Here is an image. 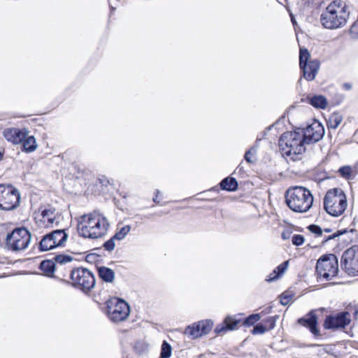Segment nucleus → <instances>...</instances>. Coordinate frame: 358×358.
<instances>
[{"label":"nucleus","instance_id":"33","mask_svg":"<svg viewBox=\"0 0 358 358\" xmlns=\"http://www.w3.org/2000/svg\"><path fill=\"white\" fill-rule=\"evenodd\" d=\"M338 172L340 174L348 179L350 178L352 176V169L350 166H344L339 169Z\"/></svg>","mask_w":358,"mask_h":358},{"label":"nucleus","instance_id":"36","mask_svg":"<svg viewBox=\"0 0 358 358\" xmlns=\"http://www.w3.org/2000/svg\"><path fill=\"white\" fill-rule=\"evenodd\" d=\"M116 239L114 238V237L113 236L110 239H109L108 241H107L104 244H103V248H105L106 250H108V251H112L114 250L115 248V241Z\"/></svg>","mask_w":358,"mask_h":358},{"label":"nucleus","instance_id":"3","mask_svg":"<svg viewBox=\"0 0 358 358\" xmlns=\"http://www.w3.org/2000/svg\"><path fill=\"white\" fill-rule=\"evenodd\" d=\"M285 201L292 210L296 213H306L313 205V196L308 189L296 186L286 192Z\"/></svg>","mask_w":358,"mask_h":358},{"label":"nucleus","instance_id":"32","mask_svg":"<svg viewBox=\"0 0 358 358\" xmlns=\"http://www.w3.org/2000/svg\"><path fill=\"white\" fill-rule=\"evenodd\" d=\"M288 266L289 261H285L282 262L274 269V273H277L279 278H280L287 269Z\"/></svg>","mask_w":358,"mask_h":358},{"label":"nucleus","instance_id":"16","mask_svg":"<svg viewBox=\"0 0 358 358\" xmlns=\"http://www.w3.org/2000/svg\"><path fill=\"white\" fill-rule=\"evenodd\" d=\"M240 315L227 316L222 324H218L215 331L218 335L224 334L227 331H233L238 328L242 322Z\"/></svg>","mask_w":358,"mask_h":358},{"label":"nucleus","instance_id":"18","mask_svg":"<svg viewBox=\"0 0 358 358\" xmlns=\"http://www.w3.org/2000/svg\"><path fill=\"white\" fill-rule=\"evenodd\" d=\"M298 323L309 329L310 332L315 336L320 335V331L317 329V318L314 311H310L303 317L298 320Z\"/></svg>","mask_w":358,"mask_h":358},{"label":"nucleus","instance_id":"12","mask_svg":"<svg viewBox=\"0 0 358 358\" xmlns=\"http://www.w3.org/2000/svg\"><path fill=\"white\" fill-rule=\"evenodd\" d=\"M341 268L349 275H358V245H353L343 252Z\"/></svg>","mask_w":358,"mask_h":358},{"label":"nucleus","instance_id":"37","mask_svg":"<svg viewBox=\"0 0 358 358\" xmlns=\"http://www.w3.org/2000/svg\"><path fill=\"white\" fill-rule=\"evenodd\" d=\"M257 153V149L255 148H252L250 150H248L244 156V158L246 162L248 163H251L252 162V156L255 155Z\"/></svg>","mask_w":358,"mask_h":358},{"label":"nucleus","instance_id":"1","mask_svg":"<svg viewBox=\"0 0 358 358\" xmlns=\"http://www.w3.org/2000/svg\"><path fill=\"white\" fill-rule=\"evenodd\" d=\"M109 227L107 217L99 210H94L80 217L78 231L82 237L96 239L103 236Z\"/></svg>","mask_w":358,"mask_h":358},{"label":"nucleus","instance_id":"26","mask_svg":"<svg viewBox=\"0 0 358 358\" xmlns=\"http://www.w3.org/2000/svg\"><path fill=\"white\" fill-rule=\"evenodd\" d=\"M40 268L47 276H52L55 269V264L51 260H44L41 263Z\"/></svg>","mask_w":358,"mask_h":358},{"label":"nucleus","instance_id":"43","mask_svg":"<svg viewBox=\"0 0 358 358\" xmlns=\"http://www.w3.org/2000/svg\"><path fill=\"white\" fill-rule=\"evenodd\" d=\"M338 235H339V234H333V235L329 236V237H327V238L325 239V241H328V240L333 239V238H334L335 237L338 236Z\"/></svg>","mask_w":358,"mask_h":358},{"label":"nucleus","instance_id":"10","mask_svg":"<svg viewBox=\"0 0 358 358\" xmlns=\"http://www.w3.org/2000/svg\"><path fill=\"white\" fill-rule=\"evenodd\" d=\"M310 55L307 49L300 48L299 66L303 78L308 81L313 80L318 73L320 63L317 59H310Z\"/></svg>","mask_w":358,"mask_h":358},{"label":"nucleus","instance_id":"42","mask_svg":"<svg viewBox=\"0 0 358 358\" xmlns=\"http://www.w3.org/2000/svg\"><path fill=\"white\" fill-rule=\"evenodd\" d=\"M280 301L282 305H286L289 302V300L287 296H282Z\"/></svg>","mask_w":358,"mask_h":358},{"label":"nucleus","instance_id":"40","mask_svg":"<svg viewBox=\"0 0 358 358\" xmlns=\"http://www.w3.org/2000/svg\"><path fill=\"white\" fill-rule=\"evenodd\" d=\"M279 278V276L277 273H274V270L271 273L269 274V275L267 276L266 281L268 282H273L277 279Z\"/></svg>","mask_w":358,"mask_h":358},{"label":"nucleus","instance_id":"38","mask_svg":"<svg viewBox=\"0 0 358 358\" xmlns=\"http://www.w3.org/2000/svg\"><path fill=\"white\" fill-rule=\"evenodd\" d=\"M308 229L310 232L315 234L317 236H320L322 234V229L317 225L310 224L308 227Z\"/></svg>","mask_w":358,"mask_h":358},{"label":"nucleus","instance_id":"25","mask_svg":"<svg viewBox=\"0 0 358 358\" xmlns=\"http://www.w3.org/2000/svg\"><path fill=\"white\" fill-rule=\"evenodd\" d=\"M99 277L106 282H111L115 278L114 271L107 267H100L98 270Z\"/></svg>","mask_w":358,"mask_h":358},{"label":"nucleus","instance_id":"14","mask_svg":"<svg viewBox=\"0 0 358 358\" xmlns=\"http://www.w3.org/2000/svg\"><path fill=\"white\" fill-rule=\"evenodd\" d=\"M350 322V313L345 311L327 316L323 326L326 329L337 330L345 328Z\"/></svg>","mask_w":358,"mask_h":358},{"label":"nucleus","instance_id":"5","mask_svg":"<svg viewBox=\"0 0 358 358\" xmlns=\"http://www.w3.org/2000/svg\"><path fill=\"white\" fill-rule=\"evenodd\" d=\"M347 206V199L341 189H331L326 193L324 198V208L330 215L334 217L341 215Z\"/></svg>","mask_w":358,"mask_h":358},{"label":"nucleus","instance_id":"19","mask_svg":"<svg viewBox=\"0 0 358 358\" xmlns=\"http://www.w3.org/2000/svg\"><path fill=\"white\" fill-rule=\"evenodd\" d=\"M50 236L52 238L54 242H55L56 247L62 246L66 241L68 235L65 233L63 229H57L50 233Z\"/></svg>","mask_w":358,"mask_h":358},{"label":"nucleus","instance_id":"24","mask_svg":"<svg viewBox=\"0 0 358 358\" xmlns=\"http://www.w3.org/2000/svg\"><path fill=\"white\" fill-rule=\"evenodd\" d=\"M308 103L313 107L321 109L325 108L327 106V101L322 95H315L310 97Z\"/></svg>","mask_w":358,"mask_h":358},{"label":"nucleus","instance_id":"22","mask_svg":"<svg viewBox=\"0 0 358 358\" xmlns=\"http://www.w3.org/2000/svg\"><path fill=\"white\" fill-rule=\"evenodd\" d=\"M185 334L192 339H195L203 336L198 322L193 323L186 327Z\"/></svg>","mask_w":358,"mask_h":358},{"label":"nucleus","instance_id":"17","mask_svg":"<svg viewBox=\"0 0 358 358\" xmlns=\"http://www.w3.org/2000/svg\"><path fill=\"white\" fill-rule=\"evenodd\" d=\"M3 135L8 141L19 144L28 135V131L26 129L8 128L3 131Z\"/></svg>","mask_w":358,"mask_h":358},{"label":"nucleus","instance_id":"30","mask_svg":"<svg viewBox=\"0 0 358 358\" xmlns=\"http://www.w3.org/2000/svg\"><path fill=\"white\" fill-rule=\"evenodd\" d=\"M172 348L166 341H164L161 349V358H169L171 355Z\"/></svg>","mask_w":358,"mask_h":358},{"label":"nucleus","instance_id":"29","mask_svg":"<svg viewBox=\"0 0 358 358\" xmlns=\"http://www.w3.org/2000/svg\"><path fill=\"white\" fill-rule=\"evenodd\" d=\"M198 323L201 329V332L203 335L208 334L213 327V322L211 320H201L198 322Z\"/></svg>","mask_w":358,"mask_h":358},{"label":"nucleus","instance_id":"7","mask_svg":"<svg viewBox=\"0 0 358 358\" xmlns=\"http://www.w3.org/2000/svg\"><path fill=\"white\" fill-rule=\"evenodd\" d=\"M317 274L327 280H330L338 272V259L335 255L329 254L321 257L317 262Z\"/></svg>","mask_w":358,"mask_h":358},{"label":"nucleus","instance_id":"44","mask_svg":"<svg viewBox=\"0 0 358 358\" xmlns=\"http://www.w3.org/2000/svg\"><path fill=\"white\" fill-rule=\"evenodd\" d=\"M290 16H291V20H292V23L294 24L296 23L295 19H294V16L292 15V14H290Z\"/></svg>","mask_w":358,"mask_h":358},{"label":"nucleus","instance_id":"13","mask_svg":"<svg viewBox=\"0 0 358 358\" xmlns=\"http://www.w3.org/2000/svg\"><path fill=\"white\" fill-rule=\"evenodd\" d=\"M59 217L60 215L55 208L48 206L41 210L35 219L40 227L50 228L59 224Z\"/></svg>","mask_w":358,"mask_h":358},{"label":"nucleus","instance_id":"9","mask_svg":"<svg viewBox=\"0 0 358 358\" xmlns=\"http://www.w3.org/2000/svg\"><path fill=\"white\" fill-rule=\"evenodd\" d=\"M128 303L120 299L113 298L107 301V315L113 322L125 320L129 315Z\"/></svg>","mask_w":358,"mask_h":358},{"label":"nucleus","instance_id":"35","mask_svg":"<svg viewBox=\"0 0 358 358\" xmlns=\"http://www.w3.org/2000/svg\"><path fill=\"white\" fill-rule=\"evenodd\" d=\"M305 238L302 235L296 234L292 237V243L296 246L301 245L304 243Z\"/></svg>","mask_w":358,"mask_h":358},{"label":"nucleus","instance_id":"28","mask_svg":"<svg viewBox=\"0 0 358 358\" xmlns=\"http://www.w3.org/2000/svg\"><path fill=\"white\" fill-rule=\"evenodd\" d=\"M131 230V227L129 225H125L122 227L121 229H118L115 234L113 236L114 238L118 241L123 240L126 236L129 234Z\"/></svg>","mask_w":358,"mask_h":358},{"label":"nucleus","instance_id":"8","mask_svg":"<svg viewBox=\"0 0 358 358\" xmlns=\"http://www.w3.org/2000/svg\"><path fill=\"white\" fill-rule=\"evenodd\" d=\"M71 285L83 292L90 291L95 285L93 273L85 268H77L71 272Z\"/></svg>","mask_w":358,"mask_h":358},{"label":"nucleus","instance_id":"20","mask_svg":"<svg viewBox=\"0 0 358 358\" xmlns=\"http://www.w3.org/2000/svg\"><path fill=\"white\" fill-rule=\"evenodd\" d=\"M55 242L53 241L50 233L45 235L39 243V250L41 251H48L52 250L56 247Z\"/></svg>","mask_w":358,"mask_h":358},{"label":"nucleus","instance_id":"6","mask_svg":"<svg viewBox=\"0 0 358 358\" xmlns=\"http://www.w3.org/2000/svg\"><path fill=\"white\" fill-rule=\"evenodd\" d=\"M31 240V233L25 228L15 229L6 236V245L13 251L26 250Z\"/></svg>","mask_w":358,"mask_h":358},{"label":"nucleus","instance_id":"21","mask_svg":"<svg viewBox=\"0 0 358 358\" xmlns=\"http://www.w3.org/2000/svg\"><path fill=\"white\" fill-rule=\"evenodd\" d=\"M22 143L23 150L26 152H31L36 150L38 145L35 138L33 136H27Z\"/></svg>","mask_w":358,"mask_h":358},{"label":"nucleus","instance_id":"15","mask_svg":"<svg viewBox=\"0 0 358 358\" xmlns=\"http://www.w3.org/2000/svg\"><path fill=\"white\" fill-rule=\"evenodd\" d=\"M301 132L305 143L311 144L317 143L322 138L324 129L318 121H314Z\"/></svg>","mask_w":358,"mask_h":358},{"label":"nucleus","instance_id":"45","mask_svg":"<svg viewBox=\"0 0 358 358\" xmlns=\"http://www.w3.org/2000/svg\"><path fill=\"white\" fill-rule=\"evenodd\" d=\"M324 231L325 232H330V231H331V229H324Z\"/></svg>","mask_w":358,"mask_h":358},{"label":"nucleus","instance_id":"41","mask_svg":"<svg viewBox=\"0 0 358 358\" xmlns=\"http://www.w3.org/2000/svg\"><path fill=\"white\" fill-rule=\"evenodd\" d=\"M160 191L159 189H156L155 190V196L153 198V201L157 203H159V201L157 200V198L159 196V195L160 194Z\"/></svg>","mask_w":358,"mask_h":358},{"label":"nucleus","instance_id":"31","mask_svg":"<svg viewBox=\"0 0 358 358\" xmlns=\"http://www.w3.org/2000/svg\"><path fill=\"white\" fill-rule=\"evenodd\" d=\"M54 260L59 264H64L73 261V257L68 255H57L54 257Z\"/></svg>","mask_w":358,"mask_h":358},{"label":"nucleus","instance_id":"4","mask_svg":"<svg viewBox=\"0 0 358 358\" xmlns=\"http://www.w3.org/2000/svg\"><path fill=\"white\" fill-rule=\"evenodd\" d=\"M348 16L345 6L334 1L321 14L320 22L327 29H338L346 24Z\"/></svg>","mask_w":358,"mask_h":358},{"label":"nucleus","instance_id":"34","mask_svg":"<svg viewBox=\"0 0 358 358\" xmlns=\"http://www.w3.org/2000/svg\"><path fill=\"white\" fill-rule=\"evenodd\" d=\"M261 319L259 314H252L248 316L243 322L245 325L251 326Z\"/></svg>","mask_w":358,"mask_h":358},{"label":"nucleus","instance_id":"27","mask_svg":"<svg viewBox=\"0 0 358 358\" xmlns=\"http://www.w3.org/2000/svg\"><path fill=\"white\" fill-rule=\"evenodd\" d=\"M343 121V117L338 113H333L329 117L327 125L329 129H336Z\"/></svg>","mask_w":358,"mask_h":358},{"label":"nucleus","instance_id":"11","mask_svg":"<svg viewBox=\"0 0 358 358\" xmlns=\"http://www.w3.org/2000/svg\"><path fill=\"white\" fill-rule=\"evenodd\" d=\"M20 201L18 190L12 185L0 184V209L11 210L16 208Z\"/></svg>","mask_w":358,"mask_h":358},{"label":"nucleus","instance_id":"2","mask_svg":"<svg viewBox=\"0 0 358 358\" xmlns=\"http://www.w3.org/2000/svg\"><path fill=\"white\" fill-rule=\"evenodd\" d=\"M305 141L301 131H287L279 139V146L282 155L289 157L292 160L301 159L305 151Z\"/></svg>","mask_w":358,"mask_h":358},{"label":"nucleus","instance_id":"23","mask_svg":"<svg viewBox=\"0 0 358 358\" xmlns=\"http://www.w3.org/2000/svg\"><path fill=\"white\" fill-rule=\"evenodd\" d=\"M220 187L222 189L233 192L238 188V182L235 178L227 177L221 181Z\"/></svg>","mask_w":358,"mask_h":358},{"label":"nucleus","instance_id":"39","mask_svg":"<svg viewBox=\"0 0 358 358\" xmlns=\"http://www.w3.org/2000/svg\"><path fill=\"white\" fill-rule=\"evenodd\" d=\"M266 331V328L264 325L258 324L254 327L252 329L253 334H262Z\"/></svg>","mask_w":358,"mask_h":358}]
</instances>
